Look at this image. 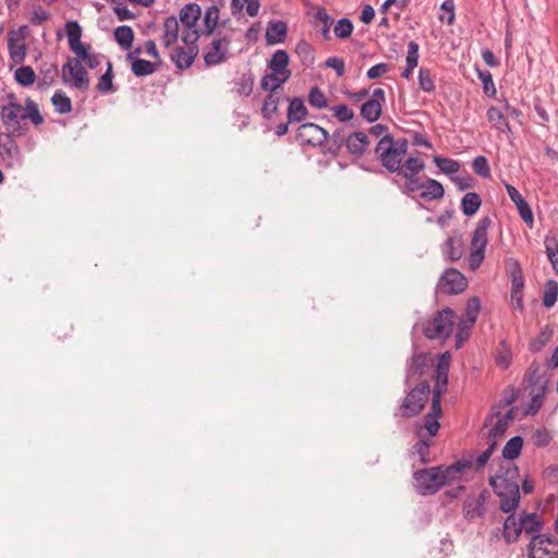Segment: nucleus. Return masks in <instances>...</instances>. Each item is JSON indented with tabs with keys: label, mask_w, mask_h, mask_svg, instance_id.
I'll return each instance as SVG.
<instances>
[{
	"label": "nucleus",
	"mask_w": 558,
	"mask_h": 558,
	"mask_svg": "<svg viewBox=\"0 0 558 558\" xmlns=\"http://www.w3.org/2000/svg\"><path fill=\"white\" fill-rule=\"evenodd\" d=\"M407 148L408 142L405 140L393 141L390 135H385L376 145L375 153L387 170L396 172L395 182L402 192L416 199L418 159L409 157L404 163H401L405 157Z\"/></svg>",
	"instance_id": "obj_1"
},
{
	"label": "nucleus",
	"mask_w": 558,
	"mask_h": 558,
	"mask_svg": "<svg viewBox=\"0 0 558 558\" xmlns=\"http://www.w3.org/2000/svg\"><path fill=\"white\" fill-rule=\"evenodd\" d=\"M451 364V353L446 351L437 356L434 367L433 379L435 381L432 390L430 410L424 417V428L430 437H434L440 427L439 418L442 415L441 397L448 388V374Z\"/></svg>",
	"instance_id": "obj_2"
},
{
	"label": "nucleus",
	"mask_w": 558,
	"mask_h": 558,
	"mask_svg": "<svg viewBox=\"0 0 558 558\" xmlns=\"http://www.w3.org/2000/svg\"><path fill=\"white\" fill-rule=\"evenodd\" d=\"M0 118L10 135H25L26 129L23 128L21 122L26 119H29L36 126L44 123V118L39 112L37 104L31 98L25 99V107L13 102L2 106Z\"/></svg>",
	"instance_id": "obj_3"
},
{
	"label": "nucleus",
	"mask_w": 558,
	"mask_h": 558,
	"mask_svg": "<svg viewBox=\"0 0 558 558\" xmlns=\"http://www.w3.org/2000/svg\"><path fill=\"white\" fill-rule=\"evenodd\" d=\"M493 221L488 216L481 218L472 233L471 247L469 255V266L471 270H476L482 265L485 251L488 243V229Z\"/></svg>",
	"instance_id": "obj_4"
},
{
	"label": "nucleus",
	"mask_w": 558,
	"mask_h": 558,
	"mask_svg": "<svg viewBox=\"0 0 558 558\" xmlns=\"http://www.w3.org/2000/svg\"><path fill=\"white\" fill-rule=\"evenodd\" d=\"M456 312L450 307H445L425 323L422 328L423 333L428 339L446 340L450 337L456 324Z\"/></svg>",
	"instance_id": "obj_5"
},
{
	"label": "nucleus",
	"mask_w": 558,
	"mask_h": 558,
	"mask_svg": "<svg viewBox=\"0 0 558 558\" xmlns=\"http://www.w3.org/2000/svg\"><path fill=\"white\" fill-rule=\"evenodd\" d=\"M489 484L500 498V510L510 512L514 510L520 502V490L517 481L507 480L504 476H492Z\"/></svg>",
	"instance_id": "obj_6"
},
{
	"label": "nucleus",
	"mask_w": 558,
	"mask_h": 558,
	"mask_svg": "<svg viewBox=\"0 0 558 558\" xmlns=\"http://www.w3.org/2000/svg\"><path fill=\"white\" fill-rule=\"evenodd\" d=\"M62 82L63 84L85 92L89 87V77L78 59H69L62 65Z\"/></svg>",
	"instance_id": "obj_7"
},
{
	"label": "nucleus",
	"mask_w": 558,
	"mask_h": 558,
	"mask_svg": "<svg viewBox=\"0 0 558 558\" xmlns=\"http://www.w3.org/2000/svg\"><path fill=\"white\" fill-rule=\"evenodd\" d=\"M530 558H558V541L542 534H535L529 544Z\"/></svg>",
	"instance_id": "obj_8"
},
{
	"label": "nucleus",
	"mask_w": 558,
	"mask_h": 558,
	"mask_svg": "<svg viewBox=\"0 0 558 558\" xmlns=\"http://www.w3.org/2000/svg\"><path fill=\"white\" fill-rule=\"evenodd\" d=\"M466 287V278L456 268L445 270L437 283L438 291L448 295L459 294L463 292Z\"/></svg>",
	"instance_id": "obj_9"
},
{
	"label": "nucleus",
	"mask_w": 558,
	"mask_h": 558,
	"mask_svg": "<svg viewBox=\"0 0 558 558\" xmlns=\"http://www.w3.org/2000/svg\"><path fill=\"white\" fill-rule=\"evenodd\" d=\"M490 493L484 488L477 496L469 494L463 502L462 514L466 520H474L485 515V504L489 499Z\"/></svg>",
	"instance_id": "obj_10"
},
{
	"label": "nucleus",
	"mask_w": 558,
	"mask_h": 558,
	"mask_svg": "<svg viewBox=\"0 0 558 558\" xmlns=\"http://www.w3.org/2000/svg\"><path fill=\"white\" fill-rule=\"evenodd\" d=\"M231 38L229 35H220L211 41L208 50L204 54V61L207 65H217L227 60Z\"/></svg>",
	"instance_id": "obj_11"
},
{
	"label": "nucleus",
	"mask_w": 558,
	"mask_h": 558,
	"mask_svg": "<svg viewBox=\"0 0 558 558\" xmlns=\"http://www.w3.org/2000/svg\"><path fill=\"white\" fill-rule=\"evenodd\" d=\"M296 138L302 145L320 146L328 138V132L315 123H304L299 126Z\"/></svg>",
	"instance_id": "obj_12"
},
{
	"label": "nucleus",
	"mask_w": 558,
	"mask_h": 558,
	"mask_svg": "<svg viewBox=\"0 0 558 558\" xmlns=\"http://www.w3.org/2000/svg\"><path fill=\"white\" fill-rule=\"evenodd\" d=\"M444 485L441 466L421 469V494L433 495Z\"/></svg>",
	"instance_id": "obj_13"
},
{
	"label": "nucleus",
	"mask_w": 558,
	"mask_h": 558,
	"mask_svg": "<svg viewBox=\"0 0 558 558\" xmlns=\"http://www.w3.org/2000/svg\"><path fill=\"white\" fill-rule=\"evenodd\" d=\"M24 29H26V26L21 27L19 32L9 33L8 48L14 63H22L26 57Z\"/></svg>",
	"instance_id": "obj_14"
},
{
	"label": "nucleus",
	"mask_w": 558,
	"mask_h": 558,
	"mask_svg": "<svg viewBox=\"0 0 558 558\" xmlns=\"http://www.w3.org/2000/svg\"><path fill=\"white\" fill-rule=\"evenodd\" d=\"M507 193L510 197V199L514 203L519 215L521 219L526 223L532 226L533 225V213L527 204V202L523 198L521 193L511 184H506Z\"/></svg>",
	"instance_id": "obj_15"
},
{
	"label": "nucleus",
	"mask_w": 558,
	"mask_h": 558,
	"mask_svg": "<svg viewBox=\"0 0 558 558\" xmlns=\"http://www.w3.org/2000/svg\"><path fill=\"white\" fill-rule=\"evenodd\" d=\"M197 53V46H190V48L179 46L172 51L171 60L177 68L181 70L189 69L193 64Z\"/></svg>",
	"instance_id": "obj_16"
},
{
	"label": "nucleus",
	"mask_w": 558,
	"mask_h": 558,
	"mask_svg": "<svg viewBox=\"0 0 558 558\" xmlns=\"http://www.w3.org/2000/svg\"><path fill=\"white\" fill-rule=\"evenodd\" d=\"M14 136L8 133V141L0 144V157L8 167H14L20 161V149Z\"/></svg>",
	"instance_id": "obj_17"
},
{
	"label": "nucleus",
	"mask_w": 558,
	"mask_h": 558,
	"mask_svg": "<svg viewBox=\"0 0 558 558\" xmlns=\"http://www.w3.org/2000/svg\"><path fill=\"white\" fill-rule=\"evenodd\" d=\"M442 254L449 262L461 259L464 254V243L461 235L449 236L442 244Z\"/></svg>",
	"instance_id": "obj_18"
},
{
	"label": "nucleus",
	"mask_w": 558,
	"mask_h": 558,
	"mask_svg": "<svg viewBox=\"0 0 558 558\" xmlns=\"http://www.w3.org/2000/svg\"><path fill=\"white\" fill-rule=\"evenodd\" d=\"M289 60V54L286 50H276L268 62V68L271 72L290 77L291 71L288 68Z\"/></svg>",
	"instance_id": "obj_19"
},
{
	"label": "nucleus",
	"mask_w": 558,
	"mask_h": 558,
	"mask_svg": "<svg viewBox=\"0 0 558 558\" xmlns=\"http://www.w3.org/2000/svg\"><path fill=\"white\" fill-rule=\"evenodd\" d=\"M513 418L512 411L510 410L507 414L499 416L494 426L488 430L486 436L487 445L492 444V441L496 442V447L498 446L499 439L505 435L508 429L509 422Z\"/></svg>",
	"instance_id": "obj_20"
},
{
	"label": "nucleus",
	"mask_w": 558,
	"mask_h": 558,
	"mask_svg": "<svg viewBox=\"0 0 558 558\" xmlns=\"http://www.w3.org/2000/svg\"><path fill=\"white\" fill-rule=\"evenodd\" d=\"M473 465L471 460H459L450 465L441 466L444 484L459 478L460 474Z\"/></svg>",
	"instance_id": "obj_21"
},
{
	"label": "nucleus",
	"mask_w": 558,
	"mask_h": 558,
	"mask_svg": "<svg viewBox=\"0 0 558 558\" xmlns=\"http://www.w3.org/2000/svg\"><path fill=\"white\" fill-rule=\"evenodd\" d=\"M345 144L350 154L361 156L368 146V137L363 132H354L347 137Z\"/></svg>",
	"instance_id": "obj_22"
},
{
	"label": "nucleus",
	"mask_w": 558,
	"mask_h": 558,
	"mask_svg": "<svg viewBox=\"0 0 558 558\" xmlns=\"http://www.w3.org/2000/svg\"><path fill=\"white\" fill-rule=\"evenodd\" d=\"M179 21L175 16H168L163 23L162 44L165 47H171L179 38Z\"/></svg>",
	"instance_id": "obj_23"
},
{
	"label": "nucleus",
	"mask_w": 558,
	"mask_h": 558,
	"mask_svg": "<svg viewBox=\"0 0 558 558\" xmlns=\"http://www.w3.org/2000/svg\"><path fill=\"white\" fill-rule=\"evenodd\" d=\"M287 35V25L281 21L269 22L266 29V40L269 45L283 43Z\"/></svg>",
	"instance_id": "obj_24"
},
{
	"label": "nucleus",
	"mask_w": 558,
	"mask_h": 558,
	"mask_svg": "<svg viewBox=\"0 0 558 558\" xmlns=\"http://www.w3.org/2000/svg\"><path fill=\"white\" fill-rule=\"evenodd\" d=\"M126 58L131 61L132 72L137 77L150 75L156 71V65L153 62L135 58L134 53H129Z\"/></svg>",
	"instance_id": "obj_25"
},
{
	"label": "nucleus",
	"mask_w": 558,
	"mask_h": 558,
	"mask_svg": "<svg viewBox=\"0 0 558 558\" xmlns=\"http://www.w3.org/2000/svg\"><path fill=\"white\" fill-rule=\"evenodd\" d=\"M202 14V9L197 3L185 4L179 13L183 26H196Z\"/></svg>",
	"instance_id": "obj_26"
},
{
	"label": "nucleus",
	"mask_w": 558,
	"mask_h": 558,
	"mask_svg": "<svg viewBox=\"0 0 558 558\" xmlns=\"http://www.w3.org/2000/svg\"><path fill=\"white\" fill-rule=\"evenodd\" d=\"M417 386L411 387L410 392L404 398L400 412L402 416L411 417L418 413V398H417Z\"/></svg>",
	"instance_id": "obj_27"
},
{
	"label": "nucleus",
	"mask_w": 558,
	"mask_h": 558,
	"mask_svg": "<svg viewBox=\"0 0 558 558\" xmlns=\"http://www.w3.org/2000/svg\"><path fill=\"white\" fill-rule=\"evenodd\" d=\"M444 192L441 183L436 180L428 179L421 183V198L428 201L439 199L444 196Z\"/></svg>",
	"instance_id": "obj_28"
},
{
	"label": "nucleus",
	"mask_w": 558,
	"mask_h": 558,
	"mask_svg": "<svg viewBox=\"0 0 558 558\" xmlns=\"http://www.w3.org/2000/svg\"><path fill=\"white\" fill-rule=\"evenodd\" d=\"M521 523V517L515 518L514 514H510L507 517L504 523V537L507 543H512L518 539L521 534V527L519 526Z\"/></svg>",
	"instance_id": "obj_29"
},
{
	"label": "nucleus",
	"mask_w": 558,
	"mask_h": 558,
	"mask_svg": "<svg viewBox=\"0 0 558 558\" xmlns=\"http://www.w3.org/2000/svg\"><path fill=\"white\" fill-rule=\"evenodd\" d=\"M307 116V109L304 105L303 99L293 98L288 107V120L289 122H301Z\"/></svg>",
	"instance_id": "obj_30"
},
{
	"label": "nucleus",
	"mask_w": 558,
	"mask_h": 558,
	"mask_svg": "<svg viewBox=\"0 0 558 558\" xmlns=\"http://www.w3.org/2000/svg\"><path fill=\"white\" fill-rule=\"evenodd\" d=\"M114 39L123 50H129L134 41V32L128 25L118 26L114 29Z\"/></svg>",
	"instance_id": "obj_31"
},
{
	"label": "nucleus",
	"mask_w": 558,
	"mask_h": 558,
	"mask_svg": "<svg viewBox=\"0 0 558 558\" xmlns=\"http://www.w3.org/2000/svg\"><path fill=\"white\" fill-rule=\"evenodd\" d=\"M481 204L480 195L474 192H469L461 199V209L465 216L471 217L476 214Z\"/></svg>",
	"instance_id": "obj_32"
},
{
	"label": "nucleus",
	"mask_w": 558,
	"mask_h": 558,
	"mask_svg": "<svg viewBox=\"0 0 558 558\" xmlns=\"http://www.w3.org/2000/svg\"><path fill=\"white\" fill-rule=\"evenodd\" d=\"M407 66L401 72V76L409 80L412 76L413 70L418 64V45L415 41L409 44V50L407 56Z\"/></svg>",
	"instance_id": "obj_33"
},
{
	"label": "nucleus",
	"mask_w": 558,
	"mask_h": 558,
	"mask_svg": "<svg viewBox=\"0 0 558 558\" xmlns=\"http://www.w3.org/2000/svg\"><path fill=\"white\" fill-rule=\"evenodd\" d=\"M519 526L521 527V533L524 532L525 534L534 536V533L538 534L541 531L542 523L536 513H526L521 515Z\"/></svg>",
	"instance_id": "obj_34"
},
{
	"label": "nucleus",
	"mask_w": 558,
	"mask_h": 558,
	"mask_svg": "<svg viewBox=\"0 0 558 558\" xmlns=\"http://www.w3.org/2000/svg\"><path fill=\"white\" fill-rule=\"evenodd\" d=\"M54 110L60 114H66L72 111V101L70 97L62 90L58 89L51 97Z\"/></svg>",
	"instance_id": "obj_35"
},
{
	"label": "nucleus",
	"mask_w": 558,
	"mask_h": 558,
	"mask_svg": "<svg viewBox=\"0 0 558 558\" xmlns=\"http://www.w3.org/2000/svg\"><path fill=\"white\" fill-rule=\"evenodd\" d=\"M381 114V105L377 100L366 99L361 106V116L368 122H375Z\"/></svg>",
	"instance_id": "obj_36"
},
{
	"label": "nucleus",
	"mask_w": 558,
	"mask_h": 558,
	"mask_svg": "<svg viewBox=\"0 0 558 558\" xmlns=\"http://www.w3.org/2000/svg\"><path fill=\"white\" fill-rule=\"evenodd\" d=\"M523 439L520 436H514L510 438L505 447L502 448V457L506 460H514L517 459L522 450Z\"/></svg>",
	"instance_id": "obj_37"
},
{
	"label": "nucleus",
	"mask_w": 558,
	"mask_h": 558,
	"mask_svg": "<svg viewBox=\"0 0 558 558\" xmlns=\"http://www.w3.org/2000/svg\"><path fill=\"white\" fill-rule=\"evenodd\" d=\"M290 77H286L284 75H279L278 73L271 72L265 74L260 81V87L264 90H269L274 93L277 90L282 84H284Z\"/></svg>",
	"instance_id": "obj_38"
},
{
	"label": "nucleus",
	"mask_w": 558,
	"mask_h": 558,
	"mask_svg": "<svg viewBox=\"0 0 558 558\" xmlns=\"http://www.w3.org/2000/svg\"><path fill=\"white\" fill-rule=\"evenodd\" d=\"M14 78L21 86L28 87L35 83L36 73L32 66L22 65L15 70Z\"/></svg>",
	"instance_id": "obj_39"
},
{
	"label": "nucleus",
	"mask_w": 558,
	"mask_h": 558,
	"mask_svg": "<svg viewBox=\"0 0 558 558\" xmlns=\"http://www.w3.org/2000/svg\"><path fill=\"white\" fill-rule=\"evenodd\" d=\"M487 119L489 123L500 132L510 131L509 124L504 113L498 108L490 107L487 110Z\"/></svg>",
	"instance_id": "obj_40"
},
{
	"label": "nucleus",
	"mask_w": 558,
	"mask_h": 558,
	"mask_svg": "<svg viewBox=\"0 0 558 558\" xmlns=\"http://www.w3.org/2000/svg\"><path fill=\"white\" fill-rule=\"evenodd\" d=\"M244 4H246V13L250 16H256L259 10V1L258 0H231V10L233 14L240 13L243 10Z\"/></svg>",
	"instance_id": "obj_41"
},
{
	"label": "nucleus",
	"mask_w": 558,
	"mask_h": 558,
	"mask_svg": "<svg viewBox=\"0 0 558 558\" xmlns=\"http://www.w3.org/2000/svg\"><path fill=\"white\" fill-rule=\"evenodd\" d=\"M112 81H113L112 64H111V62L108 61L106 72L98 80V83L96 86L97 90L102 94L114 92L116 89H114Z\"/></svg>",
	"instance_id": "obj_42"
},
{
	"label": "nucleus",
	"mask_w": 558,
	"mask_h": 558,
	"mask_svg": "<svg viewBox=\"0 0 558 558\" xmlns=\"http://www.w3.org/2000/svg\"><path fill=\"white\" fill-rule=\"evenodd\" d=\"M219 20V10L216 5H210L204 16V31L206 35H210L217 26Z\"/></svg>",
	"instance_id": "obj_43"
},
{
	"label": "nucleus",
	"mask_w": 558,
	"mask_h": 558,
	"mask_svg": "<svg viewBox=\"0 0 558 558\" xmlns=\"http://www.w3.org/2000/svg\"><path fill=\"white\" fill-rule=\"evenodd\" d=\"M473 326V324L461 319L457 323L454 343L456 349H460L463 345V343L470 338Z\"/></svg>",
	"instance_id": "obj_44"
},
{
	"label": "nucleus",
	"mask_w": 558,
	"mask_h": 558,
	"mask_svg": "<svg viewBox=\"0 0 558 558\" xmlns=\"http://www.w3.org/2000/svg\"><path fill=\"white\" fill-rule=\"evenodd\" d=\"M495 360L497 366L500 367L501 369H507L510 366L512 353L511 349L509 348V345H507L506 341L502 340L500 342V348L496 353Z\"/></svg>",
	"instance_id": "obj_45"
},
{
	"label": "nucleus",
	"mask_w": 558,
	"mask_h": 558,
	"mask_svg": "<svg viewBox=\"0 0 558 558\" xmlns=\"http://www.w3.org/2000/svg\"><path fill=\"white\" fill-rule=\"evenodd\" d=\"M558 299V283L555 280H548L543 295V305L547 308L555 305Z\"/></svg>",
	"instance_id": "obj_46"
},
{
	"label": "nucleus",
	"mask_w": 558,
	"mask_h": 558,
	"mask_svg": "<svg viewBox=\"0 0 558 558\" xmlns=\"http://www.w3.org/2000/svg\"><path fill=\"white\" fill-rule=\"evenodd\" d=\"M481 308V300L478 296H473L469 299L465 305L464 316L462 320H465L471 324H475L478 313Z\"/></svg>",
	"instance_id": "obj_47"
},
{
	"label": "nucleus",
	"mask_w": 558,
	"mask_h": 558,
	"mask_svg": "<svg viewBox=\"0 0 558 558\" xmlns=\"http://www.w3.org/2000/svg\"><path fill=\"white\" fill-rule=\"evenodd\" d=\"M434 162L442 172H445L447 174L457 173L460 169V163L458 161L449 159V158L435 156Z\"/></svg>",
	"instance_id": "obj_48"
},
{
	"label": "nucleus",
	"mask_w": 558,
	"mask_h": 558,
	"mask_svg": "<svg viewBox=\"0 0 558 558\" xmlns=\"http://www.w3.org/2000/svg\"><path fill=\"white\" fill-rule=\"evenodd\" d=\"M353 32L352 22L347 19H340L333 27L335 36L339 39H345L351 36Z\"/></svg>",
	"instance_id": "obj_49"
},
{
	"label": "nucleus",
	"mask_w": 558,
	"mask_h": 558,
	"mask_svg": "<svg viewBox=\"0 0 558 558\" xmlns=\"http://www.w3.org/2000/svg\"><path fill=\"white\" fill-rule=\"evenodd\" d=\"M315 21L322 23V35L325 39H329V31L332 24V19L329 16L325 9H318L315 13Z\"/></svg>",
	"instance_id": "obj_50"
},
{
	"label": "nucleus",
	"mask_w": 558,
	"mask_h": 558,
	"mask_svg": "<svg viewBox=\"0 0 558 558\" xmlns=\"http://www.w3.org/2000/svg\"><path fill=\"white\" fill-rule=\"evenodd\" d=\"M308 104L317 109L326 108L328 105L325 94L317 86L311 88Z\"/></svg>",
	"instance_id": "obj_51"
},
{
	"label": "nucleus",
	"mask_w": 558,
	"mask_h": 558,
	"mask_svg": "<svg viewBox=\"0 0 558 558\" xmlns=\"http://www.w3.org/2000/svg\"><path fill=\"white\" fill-rule=\"evenodd\" d=\"M472 168L473 171L482 178L486 179L490 177V167L487 158L484 156L475 157L472 162Z\"/></svg>",
	"instance_id": "obj_52"
},
{
	"label": "nucleus",
	"mask_w": 558,
	"mask_h": 558,
	"mask_svg": "<svg viewBox=\"0 0 558 558\" xmlns=\"http://www.w3.org/2000/svg\"><path fill=\"white\" fill-rule=\"evenodd\" d=\"M553 332L549 328H544L541 330L539 335L530 343V350L532 352L541 351L547 342L550 340Z\"/></svg>",
	"instance_id": "obj_53"
},
{
	"label": "nucleus",
	"mask_w": 558,
	"mask_h": 558,
	"mask_svg": "<svg viewBox=\"0 0 558 558\" xmlns=\"http://www.w3.org/2000/svg\"><path fill=\"white\" fill-rule=\"evenodd\" d=\"M439 20L448 25L454 21V2L453 0H445L440 5Z\"/></svg>",
	"instance_id": "obj_54"
},
{
	"label": "nucleus",
	"mask_w": 558,
	"mask_h": 558,
	"mask_svg": "<svg viewBox=\"0 0 558 558\" xmlns=\"http://www.w3.org/2000/svg\"><path fill=\"white\" fill-rule=\"evenodd\" d=\"M279 99V96L275 93H270L266 97L262 108V112L265 118H270L277 111Z\"/></svg>",
	"instance_id": "obj_55"
},
{
	"label": "nucleus",
	"mask_w": 558,
	"mask_h": 558,
	"mask_svg": "<svg viewBox=\"0 0 558 558\" xmlns=\"http://www.w3.org/2000/svg\"><path fill=\"white\" fill-rule=\"evenodd\" d=\"M182 41L186 47L197 46L196 43L199 38V33L196 29V26H183L182 31Z\"/></svg>",
	"instance_id": "obj_56"
},
{
	"label": "nucleus",
	"mask_w": 558,
	"mask_h": 558,
	"mask_svg": "<svg viewBox=\"0 0 558 558\" xmlns=\"http://www.w3.org/2000/svg\"><path fill=\"white\" fill-rule=\"evenodd\" d=\"M65 31H66L69 45H72V44L81 40L82 28L77 22H75V21L68 22L65 24Z\"/></svg>",
	"instance_id": "obj_57"
},
{
	"label": "nucleus",
	"mask_w": 558,
	"mask_h": 558,
	"mask_svg": "<svg viewBox=\"0 0 558 558\" xmlns=\"http://www.w3.org/2000/svg\"><path fill=\"white\" fill-rule=\"evenodd\" d=\"M333 116L340 121V122H348L353 119L354 113L353 110L350 109L347 105H337L332 107Z\"/></svg>",
	"instance_id": "obj_58"
},
{
	"label": "nucleus",
	"mask_w": 558,
	"mask_h": 558,
	"mask_svg": "<svg viewBox=\"0 0 558 558\" xmlns=\"http://www.w3.org/2000/svg\"><path fill=\"white\" fill-rule=\"evenodd\" d=\"M495 450H496V442L492 441V444L488 445L487 449L485 451H483L476 458V460L474 462L475 469L481 470L482 468H484Z\"/></svg>",
	"instance_id": "obj_59"
},
{
	"label": "nucleus",
	"mask_w": 558,
	"mask_h": 558,
	"mask_svg": "<svg viewBox=\"0 0 558 558\" xmlns=\"http://www.w3.org/2000/svg\"><path fill=\"white\" fill-rule=\"evenodd\" d=\"M236 92L242 96H248L253 90V78L251 75L242 76L240 81L235 83Z\"/></svg>",
	"instance_id": "obj_60"
},
{
	"label": "nucleus",
	"mask_w": 558,
	"mask_h": 558,
	"mask_svg": "<svg viewBox=\"0 0 558 558\" xmlns=\"http://www.w3.org/2000/svg\"><path fill=\"white\" fill-rule=\"evenodd\" d=\"M509 274L511 281L515 282V286H520V280H523L522 269L520 264L515 259L508 260Z\"/></svg>",
	"instance_id": "obj_61"
},
{
	"label": "nucleus",
	"mask_w": 558,
	"mask_h": 558,
	"mask_svg": "<svg viewBox=\"0 0 558 558\" xmlns=\"http://www.w3.org/2000/svg\"><path fill=\"white\" fill-rule=\"evenodd\" d=\"M523 287L524 280H520V286H515L514 281H511V300L515 303L518 308H522V299H523Z\"/></svg>",
	"instance_id": "obj_62"
},
{
	"label": "nucleus",
	"mask_w": 558,
	"mask_h": 558,
	"mask_svg": "<svg viewBox=\"0 0 558 558\" xmlns=\"http://www.w3.org/2000/svg\"><path fill=\"white\" fill-rule=\"evenodd\" d=\"M533 442L537 447H546L551 440L550 434L546 429H537L532 436Z\"/></svg>",
	"instance_id": "obj_63"
},
{
	"label": "nucleus",
	"mask_w": 558,
	"mask_h": 558,
	"mask_svg": "<svg viewBox=\"0 0 558 558\" xmlns=\"http://www.w3.org/2000/svg\"><path fill=\"white\" fill-rule=\"evenodd\" d=\"M388 71H389V65L387 63L383 62V63H377V64L373 65L372 68H369L366 75L369 80H375V78L383 76Z\"/></svg>",
	"instance_id": "obj_64"
}]
</instances>
